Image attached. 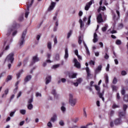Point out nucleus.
I'll use <instances>...</instances> for the list:
<instances>
[{
    "label": "nucleus",
    "instance_id": "obj_1",
    "mask_svg": "<svg viewBox=\"0 0 128 128\" xmlns=\"http://www.w3.org/2000/svg\"><path fill=\"white\" fill-rule=\"evenodd\" d=\"M69 104L72 106H74L76 104V99L74 98V96L72 94H70L69 96Z\"/></svg>",
    "mask_w": 128,
    "mask_h": 128
},
{
    "label": "nucleus",
    "instance_id": "obj_2",
    "mask_svg": "<svg viewBox=\"0 0 128 128\" xmlns=\"http://www.w3.org/2000/svg\"><path fill=\"white\" fill-rule=\"evenodd\" d=\"M126 108H128V105L124 104L123 111H120L118 112V116L120 118H122V116H126Z\"/></svg>",
    "mask_w": 128,
    "mask_h": 128
},
{
    "label": "nucleus",
    "instance_id": "obj_3",
    "mask_svg": "<svg viewBox=\"0 0 128 128\" xmlns=\"http://www.w3.org/2000/svg\"><path fill=\"white\" fill-rule=\"evenodd\" d=\"M32 0H31V2L30 4V2H28L27 3V10L25 12V18H28V14H30V8H32Z\"/></svg>",
    "mask_w": 128,
    "mask_h": 128
},
{
    "label": "nucleus",
    "instance_id": "obj_4",
    "mask_svg": "<svg viewBox=\"0 0 128 128\" xmlns=\"http://www.w3.org/2000/svg\"><path fill=\"white\" fill-rule=\"evenodd\" d=\"M14 53H10L6 56V60H7L8 62H10L11 64H12L14 60Z\"/></svg>",
    "mask_w": 128,
    "mask_h": 128
},
{
    "label": "nucleus",
    "instance_id": "obj_5",
    "mask_svg": "<svg viewBox=\"0 0 128 128\" xmlns=\"http://www.w3.org/2000/svg\"><path fill=\"white\" fill-rule=\"evenodd\" d=\"M26 30H24L22 32L21 40L20 43V46H22L24 44V38H26Z\"/></svg>",
    "mask_w": 128,
    "mask_h": 128
},
{
    "label": "nucleus",
    "instance_id": "obj_6",
    "mask_svg": "<svg viewBox=\"0 0 128 128\" xmlns=\"http://www.w3.org/2000/svg\"><path fill=\"white\" fill-rule=\"evenodd\" d=\"M82 40H84V38H82V36H80L78 37V42L79 44H82V42H83L85 48H88V46H86V42Z\"/></svg>",
    "mask_w": 128,
    "mask_h": 128
},
{
    "label": "nucleus",
    "instance_id": "obj_7",
    "mask_svg": "<svg viewBox=\"0 0 128 128\" xmlns=\"http://www.w3.org/2000/svg\"><path fill=\"white\" fill-rule=\"evenodd\" d=\"M16 26H18V25L16 24V22H14L12 26V28L10 30H8V33L7 34L10 36V32H12L14 30H16Z\"/></svg>",
    "mask_w": 128,
    "mask_h": 128
},
{
    "label": "nucleus",
    "instance_id": "obj_8",
    "mask_svg": "<svg viewBox=\"0 0 128 128\" xmlns=\"http://www.w3.org/2000/svg\"><path fill=\"white\" fill-rule=\"evenodd\" d=\"M102 68V65H100L97 67V68L94 70L95 76L98 74H99V72H100Z\"/></svg>",
    "mask_w": 128,
    "mask_h": 128
},
{
    "label": "nucleus",
    "instance_id": "obj_9",
    "mask_svg": "<svg viewBox=\"0 0 128 128\" xmlns=\"http://www.w3.org/2000/svg\"><path fill=\"white\" fill-rule=\"evenodd\" d=\"M74 66L76 68H80V63L78 61V60L74 58Z\"/></svg>",
    "mask_w": 128,
    "mask_h": 128
},
{
    "label": "nucleus",
    "instance_id": "obj_10",
    "mask_svg": "<svg viewBox=\"0 0 128 128\" xmlns=\"http://www.w3.org/2000/svg\"><path fill=\"white\" fill-rule=\"evenodd\" d=\"M54 6H56V2H52L51 4L48 9V12H51V10H54Z\"/></svg>",
    "mask_w": 128,
    "mask_h": 128
},
{
    "label": "nucleus",
    "instance_id": "obj_11",
    "mask_svg": "<svg viewBox=\"0 0 128 128\" xmlns=\"http://www.w3.org/2000/svg\"><path fill=\"white\" fill-rule=\"evenodd\" d=\"M92 2H94V0H91L90 2L86 4L85 6L86 10H88V9L90 8V6L92 4Z\"/></svg>",
    "mask_w": 128,
    "mask_h": 128
},
{
    "label": "nucleus",
    "instance_id": "obj_12",
    "mask_svg": "<svg viewBox=\"0 0 128 128\" xmlns=\"http://www.w3.org/2000/svg\"><path fill=\"white\" fill-rule=\"evenodd\" d=\"M32 98H31L28 102V110H32Z\"/></svg>",
    "mask_w": 128,
    "mask_h": 128
},
{
    "label": "nucleus",
    "instance_id": "obj_13",
    "mask_svg": "<svg viewBox=\"0 0 128 128\" xmlns=\"http://www.w3.org/2000/svg\"><path fill=\"white\" fill-rule=\"evenodd\" d=\"M40 62V58L38 57V55H36L32 58V64H36V62Z\"/></svg>",
    "mask_w": 128,
    "mask_h": 128
},
{
    "label": "nucleus",
    "instance_id": "obj_14",
    "mask_svg": "<svg viewBox=\"0 0 128 128\" xmlns=\"http://www.w3.org/2000/svg\"><path fill=\"white\" fill-rule=\"evenodd\" d=\"M98 22H102L104 20H102V14H100L97 16Z\"/></svg>",
    "mask_w": 128,
    "mask_h": 128
},
{
    "label": "nucleus",
    "instance_id": "obj_15",
    "mask_svg": "<svg viewBox=\"0 0 128 128\" xmlns=\"http://www.w3.org/2000/svg\"><path fill=\"white\" fill-rule=\"evenodd\" d=\"M52 80V76H48L46 78V84H48Z\"/></svg>",
    "mask_w": 128,
    "mask_h": 128
},
{
    "label": "nucleus",
    "instance_id": "obj_16",
    "mask_svg": "<svg viewBox=\"0 0 128 128\" xmlns=\"http://www.w3.org/2000/svg\"><path fill=\"white\" fill-rule=\"evenodd\" d=\"M58 118V116L56 114H54L52 117L50 118V122H54L56 120V118Z\"/></svg>",
    "mask_w": 128,
    "mask_h": 128
},
{
    "label": "nucleus",
    "instance_id": "obj_17",
    "mask_svg": "<svg viewBox=\"0 0 128 128\" xmlns=\"http://www.w3.org/2000/svg\"><path fill=\"white\" fill-rule=\"evenodd\" d=\"M114 124L116 126L120 124H122V119H120V118L116 119L114 121Z\"/></svg>",
    "mask_w": 128,
    "mask_h": 128
},
{
    "label": "nucleus",
    "instance_id": "obj_18",
    "mask_svg": "<svg viewBox=\"0 0 128 128\" xmlns=\"http://www.w3.org/2000/svg\"><path fill=\"white\" fill-rule=\"evenodd\" d=\"M30 80H32V76L31 75H28L24 79V82H28Z\"/></svg>",
    "mask_w": 128,
    "mask_h": 128
},
{
    "label": "nucleus",
    "instance_id": "obj_19",
    "mask_svg": "<svg viewBox=\"0 0 128 128\" xmlns=\"http://www.w3.org/2000/svg\"><path fill=\"white\" fill-rule=\"evenodd\" d=\"M98 34H96V32L94 33V39H93V42H98Z\"/></svg>",
    "mask_w": 128,
    "mask_h": 128
},
{
    "label": "nucleus",
    "instance_id": "obj_20",
    "mask_svg": "<svg viewBox=\"0 0 128 128\" xmlns=\"http://www.w3.org/2000/svg\"><path fill=\"white\" fill-rule=\"evenodd\" d=\"M104 92V90H103L102 91V94L100 93V92H98V94L99 96V97L100 98H102V100H103V102H104V98L102 97V96Z\"/></svg>",
    "mask_w": 128,
    "mask_h": 128
},
{
    "label": "nucleus",
    "instance_id": "obj_21",
    "mask_svg": "<svg viewBox=\"0 0 128 128\" xmlns=\"http://www.w3.org/2000/svg\"><path fill=\"white\" fill-rule=\"evenodd\" d=\"M86 71L87 72V77L90 78V76H92V74H90V70L88 67L86 68Z\"/></svg>",
    "mask_w": 128,
    "mask_h": 128
},
{
    "label": "nucleus",
    "instance_id": "obj_22",
    "mask_svg": "<svg viewBox=\"0 0 128 128\" xmlns=\"http://www.w3.org/2000/svg\"><path fill=\"white\" fill-rule=\"evenodd\" d=\"M68 58V48L65 49V55H64V58L66 60Z\"/></svg>",
    "mask_w": 128,
    "mask_h": 128
},
{
    "label": "nucleus",
    "instance_id": "obj_23",
    "mask_svg": "<svg viewBox=\"0 0 128 128\" xmlns=\"http://www.w3.org/2000/svg\"><path fill=\"white\" fill-rule=\"evenodd\" d=\"M40 34H39L38 35H37L36 38L37 40L38 41H36V42H35L36 44H38V40H40Z\"/></svg>",
    "mask_w": 128,
    "mask_h": 128
},
{
    "label": "nucleus",
    "instance_id": "obj_24",
    "mask_svg": "<svg viewBox=\"0 0 128 128\" xmlns=\"http://www.w3.org/2000/svg\"><path fill=\"white\" fill-rule=\"evenodd\" d=\"M60 110H61L63 114H65L66 112V107H64V106H62L60 108Z\"/></svg>",
    "mask_w": 128,
    "mask_h": 128
},
{
    "label": "nucleus",
    "instance_id": "obj_25",
    "mask_svg": "<svg viewBox=\"0 0 128 128\" xmlns=\"http://www.w3.org/2000/svg\"><path fill=\"white\" fill-rule=\"evenodd\" d=\"M72 34V30H70L67 34V38H70Z\"/></svg>",
    "mask_w": 128,
    "mask_h": 128
},
{
    "label": "nucleus",
    "instance_id": "obj_26",
    "mask_svg": "<svg viewBox=\"0 0 128 128\" xmlns=\"http://www.w3.org/2000/svg\"><path fill=\"white\" fill-rule=\"evenodd\" d=\"M108 30V24H105L104 27H102V32H104Z\"/></svg>",
    "mask_w": 128,
    "mask_h": 128
},
{
    "label": "nucleus",
    "instance_id": "obj_27",
    "mask_svg": "<svg viewBox=\"0 0 128 128\" xmlns=\"http://www.w3.org/2000/svg\"><path fill=\"white\" fill-rule=\"evenodd\" d=\"M12 76L10 75H9L6 78V82H9V80H12Z\"/></svg>",
    "mask_w": 128,
    "mask_h": 128
},
{
    "label": "nucleus",
    "instance_id": "obj_28",
    "mask_svg": "<svg viewBox=\"0 0 128 128\" xmlns=\"http://www.w3.org/2000/svg\"><path fill=\"white\" fill-rule=\"evenodd\" d=\"M79 22L80 24V28H82L83 26H84V23L82 22V20L81 19L79 20Z\"/></svg>",
    "mask_w": 128,
    "mask_h": 128
},
{
    "label": "nucleus",
    "instance_id": "obj_29",
    "mask_svg": "<svg viewBox=\"0 0 128 128\" xmlns=\"http://www.w3.org/2000/svg\"><path fill=\"white\" fill-rule=\"evenodd\" d=\"M61 82H66V78H62L60 79V80H59L58 81V84H60Z\"/></svg>",
    "mask_w": 128,
    "mask_h": 128
},
{
    "label": "nucleus",
    "instance_id": "obj_30",
    "mask_svg": "<svg viewBox=\"0 0 128 128\" xmlns=\"http://www.w3.org/2000/svg\"><path fill=\"white\" fill-rule=\"evenodd\" d=\"M47 46L48 50H52V42H48L47 44Z\"/></svg>",
    "mask_w": 128,
    "mask_h": 128
},
{
    "label": "nucleus",
    "instance_id": "obj_31",
    "mask_svg": "<svg viewBox=\"0 0 128 128\" xmlns=\"http://www.w3.org/2000/svg\"><path fill=\"white\" fill-rule=\"evenodd\" d=\"M116 44H118V46H120V44H122V41L120 40H117L116 41Z\"/></svg>",
    "mask_w": 128,
    "mask_h": 128
},
{
    "label": "nucleus",
    "instance_id": "obj_32",
    "mask_svg": "<svg viewBox=\"0 0 128 128\" xmlns=\"http://www.w3.org/2000/svg\"><path fill=\"white\" fill-rule=\"evenodd\" d=\"M121 94H122V96H124V94H126V90H124V88H122Z\"/></svg>",
    "mask_w": 128,
    "mask_h": 128
},
{
    "label": "nucleus",
    "instance_id": "obj_33",
    "mask_svg": "<svg viewBox=\"0 0 128 128\" xmlns=\"http://www.w3.org/2000/svg\"><path fill=\"white\" fill-rule=\"evenodd\" d=\"M72 120L75 124H76V122H78V118H72Z\"/></svg>",
    "mask_w": 128,
    "mask_h": 128
},
{
    "label": "nucleus",
    "instance_id": "obj_34",
    "mask_svg": "<svg viewBox=\"0 0 128 128\" xmlns=\"http://www.w3.org/2000/svg\"><path fill=\"white\" fill-rule=\"evenodd\" d=\"M20 113H21L22 114H26V111L24 110H20Z\"/></svg>",
    "mask_w": 128,
    "mask_h": 128
},
{
    "label": "nucleus",
    "instance_id": "obj_35",
    "mask_svg": "<svg viewBox=\"0 0 128 128\" xmlns=\"http://www.w3.org/2000/svg\"><path fill=\"white\" fill-rule=\"evenodd\" d=\"M77 74H73L72 75L70 76L71 78H76Z\"/></svg>",
    "mask_w": 128,
    "mask_h": 128
},
{
    "label": "nucleus",
    "instance_id": "obj_36",
    "mask_svg": "<svg viewBox=\"0 0 128 128\" xmlns=\"http://www.w3.org/2000/svg\"><path fill=\"white\" fill-rule=\"evenodd\" d=\"M118 88L116 86H112V89L113 90H118Z\"/></svg>",
    "mask_w": 128,
    "mask_h": 128
},
{
    "label": "nucleus",
    "instance_id": "obj_37",
    "mask_svg": "<svg viewBox=\"0 0 128 128\" xmlns=\"http://www.w3.org/2000/svg\"><path fill=\"white\" fill-rule=\"evenodd\" d=\"M56 60H60V54H57L56 55Z\"/></svg>",
    "mask_w": 128,
    "mask_h": 128
},
{
    "label": "nucleus",
    "instance_id": "obj_38",
    "mask_svg": "<svg viewBox=\"0 0 128 128\" xmlns=\"http://www.w3.org/2000/svg\"><path fill=\"white\" fill-rule=\"evenodd\" d=\"M23 70H22V72H19L18 74H16L17 78H20V74H22V72Z\"/></svg>",
    "mask_w": 128,
    "mask_h": 128
},
{
    "label": "nucleus",
    "instance_id": "obj_39",
    "mask_svg": "<svg viewBox=\"0 0 128 128\" xmlns=\"http://www.w3.org/2000/svg\"><path fill=\"white\" fill-rule=\"evenodd\" d=\"M124 102H128V95L125 96H124Z\"/></svg>",
    "mask_w": 128,
    "mask_h": 128
},
{
    "label": "nucleus",
    "instance_id": "obj_40",
    "mask_svg": "<svg viewBox=\"0 0 128 128\" xmlns=\"http://www.w3.org/2000/svg\"><path fill=\"white\" fill-rule=\"evenodd\" d=\"M20 22H22L24 20V15H21L19 18H18Z\"/></svg>",
    "mask_w": 128,
    "mask_h": 128
},
{
    "label": "nucleus",
    "instance_id": "obj_41",
    "mask_svg": "<svg viewBox=\"0 0 128 128\" xmlns=\"http://www.w3.org/2000/svg\"><path fill=\"white\" fill-rule=\"evenodd\" d=\"M52 94H54V96H56V90H52Z\"/></svg>",
    "mask_w": 128,
    "mask_h": 128
},
{
    "label": "nucleus",
    "instance_id": "obj_42",
    "mask_svg": "<svg viewBox=\"0 0 128 128\" xmlns=\"http://www.w3.org/2000/svg\"><path fill=\"white\" fill-rule=\"evenodd\" d=\"M59 124H60V126H64V122L63 120H60L59 122Z\"/></svg>",
    "mask_w": 128,
    "mask_h": 128
},
{
    "label": "nucleus",
    "instance_id": "obj_43",
    "mask_svg": "<svg viewBox=\"0 0 128 128\" xmlns=\"http://www.w3.org/2000/svg\"><path fill=\"white\" fill-rule=\"evenodd\" d=\"M15 113H16V110L11 112L10 114V116H11V117L14 116V114Z\"/></svg>",
    "mask_w": 128,
    "mask_h": 128
},
{
    "label": "nucleus",
    "instance_id": "obj_44",
    "mask_svg": "<svg viewBox=\"0 0 128 128\" xmlns=\"http://www.w3.org/2000/svg\"><path fill=\"white\" fill-rule=\"evenodd\" d=\"M54 44H58V39L56 38V36H55L54 39Z\"/></svg>",
    "mask_w": 128,
    "mask_h": 128
},
{
    "label": "nucleus",
    "instance_id": "obj_45",
    "mask_svg": "<svg viewBox=\"0 0 128 128\" xmlns=\"http://www.w3.org/2000/svg\"><path fill=\"white\" fill-rule=\"evenodd\" d=\"M116 82H118V80H116V78H114L112 81V84H116Z\"/></svg>",
    "mask_w": 128,
    "mask_h": 128
},
{
    "label": "nucleus",
    "instance_id": "obj_46",
    "mask_svg": "<svg viewBox=\"0 0 128 128\" xmlns=\"http://www.w3.org/2000/svg\"><path fill=\"white\" fill-rule=\"evenodd\" d=\"M90 18H92V16H90L88 18V24H90Z\"/></svg>",
    "mask_w": 128,
    "mask_h": 128
},
{
    "label": "nucleus",
    "instance_id": "obj_47",
    "mask_svg": "<svg viewBox=\"0 0 128 128\" xmlns=\"http://www.w3.org/2000/svg\"><path fill=\"white\" fill-rule=\"evenodd\" d=\"M95 88H96V90H97V92H100V86L96 85L95 86Z\"/></svg>",
    "mask_w": 128,
    "mask_h": 128
},
{
    "label": "nucleus",
    "instance_id": "obj_48",
    "mask_svg": "<svg viewBox=\"0 0 128 128\" xmlns=\"http://www.w3.org/2000/svg\"><path fill=\"white\" fill-rule=\"evenodd\" d=\"M82 82V78H79L77 80V82L78 84H80Z\"/></svg>",
    "mask_w": 128,
    "mask_h": 128
},
{
    "label": "nucleus",
    "instance_id": "obj_49",
    "mask_svg": "<svg viewBox=\"0 0 128 128\" xmlns=\"http://www.w3.org/2000/svg\"><path fill=\"white\" fill-rule=\"evenodd\" d=\"M49 128H52V122H48L47 124Z\"/></svg>",
    "mask_w": 128,
    "mask_h": 128
},
{
    "label": "nucleus",
    "instance_id": "obj_50",
    "mask_svg": "<svg viewBox=\"0 0 128 128\" xmlns=\"http://www.w3.org/2000/svg\"><path fill=\"white\" fill-rule=\"evenodd\" d=\"M121 74H122V76H126V72L124 70L122 71Z\"/></svg>",
    "mask_w": 128,
    "mask_h": 128
},
{
    "label": "nucleus",
    "instance_id": "obj_51",
    "mask_svg": "<svg viewBox=\"0 0 128 128\" xmlns=\"http://www.w3.org/2000/svg\"><path fill=\"white\" fill-rule=\"evenodd\" d=\"M104 58H106V60H108V58H110V56H108V54L106 53V55L104 56Z\"/></svg>",
    "mask_w": 128,
    "mask_h": 128
},
{
    "label": "nucleus",
    "instance_id": "obj_52",
    "mask_svg": "<svg viewBox=\"0 0 128 128\" xmlns=\"http://www.w3.org/2000/svg\"><path fill=\"white\" fill-rule=\"evenodd\" d=\"M106 72H108L110 70V64H108L106 68Z\"/></svg>",
    "mask_w": 128,
    "mask_h": 128
},
{
    "label": "nucleus",
    "instance_id": "obj_53",
    "mask_svg": "<svg viewBox=\"0 0 128 128\" xmlns=\"http://www.w3.org/2000/svg\"><path fill=\"white\" fill-rule=\"evenodd\" d=\"M60 66L59 64H56L53 66V68H58Z\"/></svg>",
    "mask_w": 128,
    "mask_h": 128
},
{
    "label": "nucleus",
    "instance_id": "obj_54",
    "mask_svg": "<svg viewBox=\"0 0 128 128\" xmlns=\"http://www.w3.org/2000/svg\"><path fill=\"white\" fill-rule=\"evenodd\" d=\"M116 98H117V100H120V96L119 93H117Z\"/></svg>",
    "mask_w": 128,
    "mask_h": 128
},
{
    "label": "nucleus",
    "instance_id": "obj_55",
    "mask_svg": "<svg viewBox=\"0 0 128 128\" xmlns=\"http://www.w3.org/2000/svg\"><path fill=\"white\" fill-rule=\"evenodd\" d=\"M120 108V106L116 105V104H114L113 108Z\"/></svg>",
    "mask_w": 128,
    "mask_h": 128
},
{
    "label": "nucleus",
    "instance_id": "obj_56",
    "mask_svg": "<svg viewBox=\"0 0 128 128\" xmlns=\"http://www.w3.org/2000/svg\"><path fill=\"white\" fill-rule=\"evenodd\" d=\"M4 94H5L6 96V94H8V88H7L4 90Z\"/></svg>",
    "mask_w": 128,
    "mask_h": 128
},
{
    "label": "nucleus",
    "instance_id": "obj_57",
    "mask_svg": "<svg viewBox=\"0 0 128 128\" xmlns=\"http://www.w3.org/2000/svg\"><path fill=\"white\" fill-rule=\"evenodd\" d=\"M18 86L16 87V88L14 90V94L16 93V90H18Z\"/></svg>",
    "mask_w": 128,
    "mask_h": 128
},
{
    "label": "nucleus",
    "instance_id": "obj_58",
    "mask_svg": "<svg viewBox=\"0 0 128 128\" xmlns=\"http://www.w3.org/2000/svg\"><path fill=\"white\" fill-rule=\"evenodd\" d=\"M106 84L108 83V76H106Z\"/></svg>",
    "mask_w": 128,
    "mask_h": 128
},
{
    "label": "nucleus",
    "instance_id": "obj_59",
    "mask_svg": "<svg viewBox=\"0 0 128 128\" xmlns=\"http://www.w3.org/2000/svg\"><path fill=\"white\" fill-rule=\"evenodd\" d=\"M90 64H92L93 66H94V62L92 61V60H91L90 62Z\"/></svg>",
    "mask_w": 128,
    "mask_h": 128
},
{
    "label": "nucleus",
    "instance_id": "obj_60",
    "mask_svg": "<svg viewBox=\"0 0 128 128\" xmlns=\"http://www.w3.org/2000/svg\"><path fill=\"white\" fill-rule=\"evenodd\" d=\"M84 116H86V110L84 109Z\"/></svg>",
    "mask_w": 128,
    "mask_h": 128
},
{
    "label": "nucleus",
    "instance_id": "obj_61",
    "mask_svg": "<svg viewBox=\"0 0 128 128\" xmlns=\"http://www.w3.org/2000/svg\"><path fill=\"white\" fill-rule=\"evenodd\" d=\"M36 96H42V94L40 93H36Z\"/></svg>",
    "mask_w": 128,
    "mask_h": 128
},
{
    "label": "nucleus",
    "instance_id": "obj_62",
    "mask_svg": "<svg viewBox=\"0 0 128 128\" xmlns=\"http://www.w3.org/2000/svg\"><path fill=\"white\" fill-rule=\"evenodd\" d=\"M20 96H22V92H20L18 96H17V98H20Z\"/></svg>",
    "mask_w": 128,
    "mask_h": 128
},
{
    "label": "nucleus",
    "instance_id": "obj_63",
    "mask_svg": "<svg viewBox=\"0 0 128 128\" xmlns=\"http://www.w3.org/2000/svg\"><path fill=\"white\" fill-rule=\"evenodd\" d=\"M114 60L116 64H118V60L117 59H115Z\"/></svg>",
    "mask_w": 128,
    "mask_h": 128
},
{
    "label": "nucleus",
    "instance_id": "obj_64",
    "mask_svg": "<svg viewBox=\"0 0 128 128\" xmlns=\"http://www.w3.org/2000/svg\"><path fill=\"white\" fill-rule=\"evenodd\" d=\"M24 121H22L20 123V126H24Z\"/></svg>",
    "mask_w": 128,
    "mask_h": 128
}]
</instances>
